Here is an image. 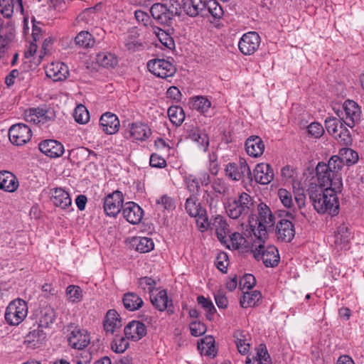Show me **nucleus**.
I'll return each instance as SVG.
<instances>
[{"label":"nucleus","instance_id":"1","mask_svg":"<svg viewBox=\"0 0 364 364\" xmlns=\"http://www.w3.org/2000/svg\"><path fill=\"white\" fill-rule=\"evenodd\" d=\"M333 188L311 186L309 189V199L314 209L321 214L328 213L336 215L339 210V203Z\"/></svg>","mask_w":364,"mask_h":364},{"label":"nucleus","instance_id":"2","mask_svg":"<svg viewBox=\"0 0 364 364\" xmlns=\"http://www.w3.org/2000/svg\"><path fill=\"white\" fill-rule=\"evenodd\" d=\"M257 215H251L249 219L250 227L254 235L259 240L266 238L267 228L274 224V216L270 208L264 203L257 205Z\"/></svg>","mask_w":364,"mask_h":364},{"label":"nucleus","instance_id":"3","mask_svg":"<svg viewBox=\"0 0 364 364\" xmlns=\"http://www.w3.org/2000/svg\"><path fill=\"white\" fill-rule=\"evenodd\" d=\"M255 202L247 193H242L237 199L229 202L225 207L228 216L232 219H238L252 213L255 208Z\"/></svg>","mask_w":364,"mask_h":364},{"label":"nucleus","instance_id":"4","mask_svg":"<svg viewBox=\"0 0 364 364\" xmlns=\"http://www.w3.org/2000/svg\"><path fill=\"white\" fill-rule=\"evenodd\" d=\"M260 241L261 243L252 250L254 257L257 260L262 259L267 267L277 266L280 258L277 247L273 245L265 247L263 240Z\"/></svg>","mask_w":364,"mask_h":364},{"label":"nucleus","instance_id":"5","mask_svg":"<svg viewBox=\"0 0 364 364\" xmlns=\"http://www.w3.org/2000/svg\"><path fill=\"white\" fill-rule=\"evenodd\" d=\"M28 306L26 302L18 299L10 302L6 308L5 319L10 325H18L26 317Z\"/></svg>","mask_w":364,"mask_h":364},{"label":"nucleus","instance_id":"6","mask_svg":"<svg viewBox=\"0 0 364 364\" xmlns=\"http://www.w3.org/2000/svg\"><path fill=\"white\" fill-rule=\"evenodd\" d=\"M343 108L345 112V116L341 117L340 112L343 114V112L338 111L336 112L338 117L342 119L346 126L353 128L356 124L360 122L362 118L363 112L361 107L355 101L348 100L343 103Z\"/></svg>","mask_w":364,"mask_h":364},{"label":"nucleus","instance_id":"7","mask_svg":"<svg viewBox=\"0 0 364 364\" xmlns=\"http://www.w3.org/2000/svg\"><path fill=\"white\" fill-rule=\"evenodd\" d=\"M225 175L233 181L242 180L250 182L252 180V173L249 166L244 159L240 160L239 165L229 163L225 167Z\"/></svg>","mask_w":364,"mask_h":364},{"label":"nucleus","instance_id":"8","mask_svg":"<svg viewBox=\"0 0 364 364\" xmlns=\"http://www.w3.org/2000/svg\"><path fill=\"white\" fill-rule=\"evenodd\" d=\"M338 121L335 117H329L325 119V127L327 132L341 144L348 146L353 142V139L349 129L345 127L341 129L339 134H336Z\"/></svg>","mask_w":364,"mask_h":364},{"label":"nucleus","instance_id":"9","mask_svg":"<svg viewBox=\"0 0 364 364\" xmlns=\"http://www.w3.org/2000/svg\"><path fill=\"white\" fill-rule=\"evenodd\" d=\"M147 68L154 75L161 78L172 77L176 71L175 66L165 59L151 60L147 63Z\"/></svg>","mask_w":364,"mask_h":364},{"label":"nucleus","instance_id":"10","mask_svg":"<svg viewBox=\"0 0 364 364\" xmlns=\"http://www.w3.org/2000/svg\"><path fill=\"white\" fill-rule=\"evenodd\" d=\"M32 136L31 129L24 124L12 125L9 130L10 141L16 146H23L28 142Z\"/></svg>","mask_w":364,"mask_h":364},{"label":"nucleus","instance_id":"11","mask_svg":"<svg viewBox=\"0 0 364 364\" xmlns=\"http://www.w3.org/2000/svg\"><path fill=\"white\" fill-rule=\"evenodd\" d=\"M124 196L121 191H115L104 199V210L106 215L116 216L123 208Z\"/></svg>","mask_w":364,"mask_h":364},{"label":"nucleus","instance_id":"12","mask_svg":"<svg viewBox=\"0 0 364 364\" xmlns=\"http://www.w3.org/2000/svg\"><path fill=\"white\" fill-rule=\"evenodd\" d=\"M260 37L256 32H248L239 41V49L244 55H252L260 45Z\"/></svg>","mask_w":364,"mask_h":364},{"label":"nucleus","instance_id":"13","mask_svg":"<svg viewBox=\"0 0 364 364\" xmlns=\"http://www.w3.org/2000/svg\"><path fill=\"white\" fill-rule=\"evenodd\" d=\"M150 13L156 23L163 26H170L175 16L161 3L154 4L150 9Z\"/></svg>","mask_w":364,"mask_h":364},{"label":"nucleus","instance_id":"14","mask_svg":"<svg viewBox=\"0 0 364 364\" xmlns=\"http://www.w3.org/2000/svg\"><path fill=\"white\" fill-rule=\"evenodd\" d=\"M15 26L12 21H4L0 17V55L2 54L7 46L14 36Z\"/></svg>","mask_w":364,"mask_h":364},{"label":"nucleus","instance_id":"15","mask_svg":"<svg viewBox=\"0 0 364 364\" xmlns=\"http://www.w3.org/2000/svg\"><path fill=\"white\" fill-rule=\"evenodd\" d=\"M90 342V335L85 329L75 328L68 336L69 345L75 349L82 350L89 345Z\"/></svg>","mask_w":364,"mask_h":364},{"label":"nucleus","instance_id":"16","mask_svg":"<svg viewBox=\"0 0 364 364\" xmlns=\"http://www.w3.org/2000/svg\"><path fill=\"white\" fill-rule=\"evenodd\" d=\"M122 214L127 222L132 225H137L141 221L144 211L136 203L127 202L124 205Z\"/></svg>","mask_w":364,"mask_h":364},{"label":"nucleus","instance_id":"17","mask_svg":"<svg viewBox=\"0 0 364 364\" xmlns=\"http://www.w3.org/2000/svg\"><path fill=\"white\" fill-rule=\"evenodd\" d=\"M316 172L319 187L333 188L340 190L341 187H337L334 184V177H332V173L328 171V167L326 165V163L319 162L316 167Z\"/></svg>","mask_w":364,"mask_h":364},{"label":"nucleus","instance_id":"18","mask_svg":"<svg viewBox=\"0 0 364 364\" xmlns=\"http://www.w3.org/2000/svg\"><path fill=\"white\" fill-rule=\"evenodd\" d=\"M150 299L153 306L159 311L167 310L169 315L174 313L172 300L168 299L166 290L159 291L155 296L151 294Z\"/></svg>","mask_w":364,"mask_h":364},{"label":"nucleus","instance_id":"19","mask_svg":"<svg viewBox=\"0 0 364 364\" xmlns=\"http://www.w3.org/2000/svg\"><path fill=\"white\" fill-rule=\"evenodd\" d=\"M276 233L278 240L289 242L295 235L294 226L290 220L281 219L277 225Z\"/></svg>","mask_w":364,"mask_h":364},{"label":"nucleus","instance_id":"20","mask_svg":"<svg viewBox=\"0 0 364 364\" xmlns=\"http://www.w3.org/2000/svg\"><path fill=\"white\" fill-rule=\"evenodd\" d=\"M48 77L53 81H62L67 78L69 71L68 66L63 63H51L46 68Z\"/></svg>","mask_w":364,"mask_h":364},{"label":"nucleus","instance_id":"21","mask_svg":"<svg viewBox=\"0 0 364 364\" xmlns=\"http://www.w3.org/2000/svg\"><path fill=\"white\" fill-rule=\"evenodd\" d=\"M39 150L49 157L57 158L63 154L64 146L56 140L47 139L39 144Z\"/></svg>","mask_w":364,"mask_h":364},{"label":"nucleus","instance_id":"22","mask_svg":"<svg viewBox=\"0 0 364 364\" xmlns=\"http://www.w3.org/2000/svg\"><path fill=\"white\" fill-rule=\"evenodd\" d=\"M124 331L127 339L137 341L146 334V328L141 321H132L125 326Z\"/></svg>","mask_w":364,"mask_h":364},{"label":"nucleus","instance_id":"23","mask_svg":"<svg viewBox=\"0 0 364 364\" xmlns=\"http://www.w3.org/2000/svg\"><path fill=\"white\" fill-rule=\"evenodd\" d=\"M151 129L144 124H129V129L125 132V136L128 139L144 141L151 135Z\"/></svg>","mask_w":364,"mask_h":364},{"label":"nucleus","instance_id":"24","mask_svg":"<svg viewBox=\"0 0 364 364\" xmlns=\"http://www.w3.org/2000/svg\"><path fill=\"white\" fill-rule=\"evenodd\" d=\"M256 182L262 185L269 183L274 179V171L268 164H259L254 170Z\"/></svg>","mask_w":364,"mask_h":364},{"label":"nucleus","instance_id":"25","mask_svg":"<svg viewBox=\"0 0 364 364\" xmlns=\"http://www.w3.org/2000/svg\"><path fill=\"white\" fill-rule=\"evenodd\" d=\"M50 200L55 206L62 209H65L72 204L69 193L60 188L50 190Z\"/></svg>","mask_w":364,"mask_h":364},{"label":"nucleus","instance_id":"26","mask_svg":"<svg viewBox=\"0 0 364 364\" xmlns=\"http://www.w3.org/2000/svg\"><path fill=\"white\" fill-rule=\"evenodd\" d=\"M100 123L103 131L107 134H115L119 128L117 117L111 112L103 114L100 117Z\"/></svg>","mask_w":364,"mask_h":364},{"label":"nucleus","instance_id":"27","mask_svg":"<svg viewBox=\"0 0 364 364\" xmlns=\"http://www.w3.org/2000/svg\"><path fill=\"white\" fill-rule=\"evenodd\" d=\"M104 329L107 333H114V331L121 328L122 323L121 318L114 309H109L105 316L104 320Z\"/></svg>","mask_w":364,"mask_h":364},{"label":"nucleus","instance_id":"28","mask_svg":"<svg viewBox=\"0 0 364 364\" xmlns=\"http://www.w3.org/2000/svg\"><path fill=\"white\" fill-rule=\"evenodd\" d=\"M208 0H189L184 4L186 14L191 17L201 16L205 17V5Z\"/></svg>","mask_w":364,"mask_h":364},{"label":"nucleus","instance_id":"29","mask_svg":"<svg viewBox=\"0 0 364 364\" xmlns=\"http://www.w3.org/2000/svg\"><path fill=\"white\" fill-rule=\"evenodd\" d=\"M328 167V171L331 172L332 177H334V184L337 187L342 186L341 182V171L344 166V164L341 160L338 155L332 156L328 161V164H326Z\"/></svg>","mask_w":364,"mask_h":364},{"label":"nucleus","instance_id":"30","mask_svg":"<svg viewBox=\"0 0 364 364\" xmlns=\"http://www.w3.org/2000/svg\"><path fill=\"white\" fill-rule=\"evenodd\" d=\"M245 149L249 156L258 157L263 154L264 144L259 136H251L246 140Z\"/></svg>","mask_w":364,"mask_h":364},{"label":"nucleus","instance_id":"31","mask_svg":"<svg viewBox=\"0 0 364 364\" xmlns=\"http://www.w3.org/2000/svg\"><path fill=\"white\" fill-rule=\"evenodd\" d=\"M211 226L212 228L215 230L217 237L221 243L227 244L229 230L228 229V224L223 218L220 215L215 216L213 221L211 222Z\"/></svg>","mask_w":364,"mask_h":364},{"label":"nucleus","instance_id":"32","mask_svg":"<svg viewBox=\"0 0 364 364\" xmlns=\"http://www.w3.org/2000/svg\"><path fill=\"white\" fill-rule=\"evenodd\" d=\"M185 209L187 213L191 217L202 218L205 213V210L202 208L200 203L196 196H190V197L186 199Z\"/></svg>","mask_w":364,"mask_h":364},{"label":"nucleus","instance_id":"33","mask_svg":"<svg viewBox=\"0 0 364 364\" xmlns=\"http://www.w3.org/2000/svg\"><path fill=\"white\" fill-rule=\"evenodd\" d=\"M18 186V181L12 173L7 171H0V189L7 192H14Z\"/></svg>","mask_w":364,"mask_h":364},{"label":"nucleus","instance_id":"34","mask_svg":"<svg viewBox=\"0 0 364 364\" xmlns=\"http://www.w3.org/2000/svg\"><path fill=\"white\" fill-rule=\"evenodd\" d=\"M234 338L240 353L245 355L250 350V335L244 331L237 330L234 333Z\"/></svg>","mask_w":364,"mask_h":364},{"label":"nucleus","instance_id":"35","mask_svg":"<svg viewBox=\"0 0 364 364\" xmlns=\"http://www.w3.org/2000/svg\"><path fill=\"white\" fill-rule=\"evenodd\" d=\"M122 301L125 309L129 311L137 310L143 305V300L141 298L134 292L124 294Z\"/></svg>","mask_w":364,"mask_h":364},{"label":"nucleus","instance_id":"36","mask_svg":"<svg viewBox=\"0 0 364 364\" xmlns=\"http://www.w3.org/2000/svg\"><path fill=\"white\" fill-rule=\"evenodd\" d=\"M56 314L55 309L50 306H46L41 311L39 318V326L48 327L50 324L55 321Z\"/></svg>","mask_w":364,"mask_h":364},{"label":"nucleus","instance_id":"37","mask_svg":"<svg viewBox=\"0 0 364 364\" xmlns=\"http://www.w3.org/2000/svg\"><path fill=\"white\" fill-rule=\"evenodd\" d=\"M97 63L104 68H114L118 63L117 57L109 52H100L96 56Z\"/></svg>","mask_w":364,"mask_h":364},{"label":"nucleus","instance_id":"38","mask_svg":"<svg viewBox=\"0 0 364 364\" xmlns=\"http://www.w3.org/2000/svg\"><path fill=\"white\" fill-rule=\"evenodd\" d=\"M261 298L262 294L259 291L255 290L250 292H244L240 303L242 308L252 307L257 305Z\"/></svg>","mask_w":364,"mask_h":364},{"label":"nucleus","instance_id":"39","mask_svg":"<svg viewBox=\"0 0 364 364\" xmlns=\"http://www.w3.org/2000/svg\"><path fill=\"white\" fill-rule=\"evenodd\" d=\"M334 237V242L336 246L341 247L342 245H346L350 239V232L348 226L345 224L338 226L335 232Z\"/></svg>","mask_w":364,"mask_h":364},{"label":"nucleus","instance_id":"40","mask_svg":"<svg viewBox=\"0 0 364 364\" xmlns=\"http://www.w3.org/2000/svg\"><path fill=\"white\" fill-rule=\"evenodd\" d=\"M339 158L344 165L351 166L358 161V154L356 151L350 148H342L338 152Z\"/></svg>","mask_w":364,"mask_h":364},{"label":"nucleus","instance_id":"41","mask_svg":"<svg viewBox=\"0 0 364 364\" xmlns=\"http://www.w3.org/2000/svg\"><path fill=\"white\" fill-rule=\"evenodd\" d=\"M215 339L213 336H205L198 343V348L200 350L201 354L205 355H215V348L214 346Z\"/></svg>","mask_w":364,"mask_h":364},{"label":"nucleus","instance_id":"42","mask_svg":"<svg viewBox=\"0 0 364 364\" xmlns=\"http://www.w3.org/2000/svg\"><path fill=\"white\" fill-rule=\"evenodd\" d=\"M75 42L80 48H89L94 46L95 41L91 33L82 31L75 36Z\"/></svg>","mask_w":364,"mask_h":364},{"label":"nucleus","instance_id":"43","mask_svg":"<svg viewBox=\"0 0 364 364\" xmlns=\"http://www.w3.org/2000/svg\"><path fill=\"white\" fill-rule=\"evenodd\" d=\"M188 138L197 142L198 146L203 150L206 151L208 145L209 140L206 134L202 132L198 129H192L188 134Z\"/></svg>","mask_w":364,"mask_h":364},{"label":"nucleus","instance_id":"44","mask_svg":"<svg viewBox=\"0 0 364 364\" xmlns=\"http://www.w3.org/2000/svg\"><path fill=\"white\" fill-rule=\"evenodd\" d=\"M223 10L222 6L218 4L216 0H208L205 5V17L209 15L212 16L214 18H220L223 16Z\"/></svg>","mask_w":364,"mask_h":364},{"label":"nucleus","instance_id":"45","mask_svg":"<svg viewBox=\"0 0 364 364\" xmlns=\"http://www.w3.org/2000/svg\"><path fill=\"white\" fill-rule=\"evenodd\" d=\"M134 245L136 246V250L141 253L149 252L154 247L152 240L149 237L134 238Z\"/></svg>","mask_w":364,"mask_h":364},{"label":"nucleus","instance_id":"46","mask_svg":"<svg viewBox=\"0 0 364 364\" xmlns=\"http://www.w3.org/2000/svg\"><path fill=\"white\" fill-rule=\"evenodd\" d=\"M168 115L171 122L176 125H181L185 119L184 111L183 108L179 106L169 107L168 109Z\"/></svg>","mask_w":364,"mask_h":364},{"label":"nucleus","instance_id":"47","mask_svg":"<svg viewBox=\"0 0 364 364\" xmlns=\"http://www.w3.org/2000/svg\"><path fill=\"white\" fill-rule=\"evenodd\" d=\"M197 301L198 304H200L204 310L207 312L206 314V318L209 321H211L213 319L214 314L216 312V309L213 304V302L205 298L203 296H199L197 298Z\"/></svg>","mask_w":364,"mask_h":364},{"label":"nucleus","instance_id":"48","mask_svg":"<svg viewBox=\"0 0 364 364\" xmlns=\"http://www.w3.org/2000/svg\"><path fill=\"white\" fill-rule=\"evenodd\" d=\"M211 106L210 102L205 97L197 96L193 98V109L202 113L206 112Z\"/></svg>","mask_w":364,"mask_h":364},{"label":"nucleus","instance_id":"49","mask_svg":"<svg viewBox=\"0 0 364 364\" xmlns=\"http://www.w3.org/2000/svg\"><path fill=\"white\" fill-rule=\"evenodd\" d=\"M14 10V1L13 0H0V13L7 21H11Z\"/></svg>","mask_w":364,"mask_h":364},{"label":"nucleus","instance_id":"50","mask_svg":"<svg viewBox=\"0 0 364 364\" xmlns=\"http://www.w3.org/2000/svg\"><path fill=\"white\" fill-rule=\"evenodd\" d=\"M73 117L75 120L80 124H86L90 119L89 112L87 108L82 105H79L76 107Z\"/></svg>","mask_w":364,"mask_h":364},{"label":"nucleus","instance_id":"51","mask_svg":"<svg viewBox=\"0 0 364 364\" xmlns=\"http://www.w3.org/2000/svg\"><path fill=\"white\" fill-rule=\"evenodd\" d=\"M129 346L127 338L116 335L111 344L112 350L116 353H124Z\"/></svg>","mask_w":364,"mask_h":364},{"label":"nucleus","instance_id":"52","mask_svg":"<svg viewBox=\"0 0 364 364\" xmlns=\"http://www.w3.org/2000/svg\"><path fill=\"white\" fill-rule=\"evenodd\" d=\"M277 195L284 207L287 208H292L294 207L292 194L290 191L284 188H280L278 191Z\"/></svg>","mask_w":364,"mask_h":364},{"label":"nucleus","instance_id":"53","mask_svg":"<svg viewBox=\"0 0 364 364\" xmlns=\"http://www.w3.org/2000/svg\"><path fill=\"white\" fill-rule=\"evenodd\" d=\"M212 188L218 194L225 196L229 193L230 186L223 179L215 178L212 183Z\"/></svg>","mask_w":364,"mask_h":364},{"label":"nucleus","instance_id":"54","mask_svg":"<svg viewBox=\"0 0 364 364\" xmlns=\"http://www.w3.org/2000/svg\"><path fill=\"white\" fill-rule=\"evenodd\" d=\"M156 205L159 209L171 210L175 209L174 200L167 195H164L156 200Z\"/></svg>","mask_w":364,"mask_h":364},{"label":"nucleus","instance_id":"55","mask_svg":"<svg viewBox=\"0 0 364 364\" xmlns=\"http://www.w3.org/2000/svg\"><path fill=\"white\" fill-rule=\"evenodd\" d=\"M228 241L230 242V245H227L228 247L230 248L231 245L233 249L237 250L245 245L246 239L239 232H234Z\"/></svg>","mask_w":364,"mask_h":364},{"label":"nucleus","instance_id":"56","mask_svg":"<svg viewBox=\"0 0 364 364\" xmlns=\"http://www.w3.org/2000/svg\"><path fill=\"white\" fill-rule=\"evenodd\" d=\"M206 330V326L199 321H193L190 323V331L193 336L198 337L204 334Z\"/></svg>","mask_w":364,"mask_h":364},{"label":"nucleus","instance_id":"57","mask_svg":"<svg viewBox=\"0 0 364 364\" xmlns=\"http://www.w3.org/2000/svg\"><path fill=\"white\" fill-rule=\"evenodd\" d=\"M215 264L220 272L225 273L229 264L228 255L225 252H220L215 259Z\"/></svg>","mask_w":364,"mask_h":364},{"label":"nucleus","instance_id":"58","mask_svg":"<svg viewBox=\"0 0 364 364\" xmlns=\"http://www.w3.org/2000/svg\"><path fill=\"white\" fill-rule=\"evenodd\" d=\"M156 30L155 33L162 44L168 48L174 46L173 38L166 31L159 28H157Z\"/></svg>","mask_w":364,"mask_h":364},{"label":"nucleus","instance_id":"59","mask_svg":"<svg viewBox=\"0 0 364 364\" xmlns=\"http://www.w3.org/2000/svg\"><path fill=\"white\" fill-rule=\"evenodd\" d=\"M66 294L69 296V300L72 302L78 301L82 297L81 289L74 285H70L67 287Z\"/></svg>","mask_w":364,"mask_h":364},{"label":"nucleus","instance_id":"60","mask_svg":"<svg viewBox=\"0 0 364 364\" xmlns=\"http://www.w3.org/2000/svg\"><path fill=\"white\" fill-rule=\"evenodd\" d=\"M186 186L189 192L191 193V196H196L199 193L200 191V185L198 179L196 178H193L192 176H189L186 180Z\"/></svg>","mask_w":364,"mask_h":364},{"label":"nucleus","instance_id":"61","mask_svg":"<svg viewBox=\"0 0 364 364\" xmlns=\"http://www.w3.org/2000/svg\"><path fill=\"white\" fill-rule=\"evenodd\" d=\"M309 134L314 138H320L324 133L322 125L318 122H312L307 127Z\"/></svg>","mask_w":364,"mask_h":364},{"label":"nucleus","instance_id":"62","mask_svg":"<svg viewBox=\"0 0 364 364\" xmlns=\"http://www.w3.org/2000/svg\"><path fill=\"white\" fill-rule=\"evenodd\" d=\"M264 358L269 359L270 356L268 353L266 346L264 344H260L257 349V355L253 356L252 360L251 359L252 364L264 360Z\"/></svg>","mask_w":364,"mask_h":364},{"label":"nucleus","instance_id":"63","mask_svg":"<svg viewBox=\"0 0 364 364\" xmlns=\"http://www.w3.org/2000/svg\"><path fill=\"white\" fill-rule=\"evenodd\" d=\"M161 4L174 16L178 14L181 9V4L178 0H163Z\"/></svg>","mask_w":364,"mask_h":364},{"label":"nucleus","instance_id":"64","mask_svg":"<svg viewBox=\"0 0 364 364\" xmlns=\"http://www.w3.org/2000/svg\"><path fill=\"white\" fill-rule=\"evenodd\" d=\"M139 285L143 289H146L151 292L155 288L156 282L151 277H144L139 280Z\"/></svg>","mask_w":364,"mask_h":364}]
</instances>
